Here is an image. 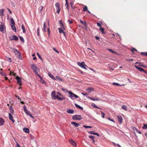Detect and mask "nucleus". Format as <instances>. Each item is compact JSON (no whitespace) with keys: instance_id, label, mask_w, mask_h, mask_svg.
Masks as SVG:
<instances>
[{"instance_id":"obj_1","label":"nucleus","mask_w":147,"mask_h":147,"mask_svg":"<svg viewBox=\"0 0 147 147\" xmlns=\"http://www.w3.org/2000/svg\"><path fill=\"white\" fill-rule=\"evenodd\" d=\"M77 64L78 66H80L82 68H83L86 70H87V69L86 67H88L85 65L84 62L82 61L81 63L78 62H77Z\"/></svg>"},{"instance_id":"obj_2","label":"nucleus","mask_w":147,"mask_h":147,"mask_svg":"<svg viewBox=\"0 0 147 147\" xmlns=\"http://www.w3.org/2000/svg\"><path fill=\"white\" fill-rule=\"evenodd\" d=\"M72 119H73L80 120L82 119V117L80 115H75L72 116Z\"/></svg>"},{"instance_id":"obj_3","label":"nucleus","mask_w":147,"mask_h":147,"mask_svg":"<svg viewBox=\"0 0 147 147\" xmlns=\"http://www.w3.org/2000/svg\"><path fill=\"white\" fill-rule=\"evenodd\" d=\"M9 39L10 40H15L17 41L18 40V38L16 35H13L10 36L9 37Z\"/></svg>"},{"instance_id":"obj_4","label":"nucleus","mask_w":147,"mask_h":147,"mask_svg":"<svg viewBox=\"0 0 147 147\" xmlns=\"http://www.w3.org/2000/svg\"><path fill=\"white\" fill-rule=\"evenodd\" d=\"M134 67L136 68L140 71H143L145 73L147 74V71H146L142 68L139 67L135 65Z\"/></svg>"},{"instance_id":"obj_5","label":"nucleus","mask_w":147,"mask_h":147,"mask_svg":"<svg viewBox=\"0 0 147 147\" xmlns=\"http://www.w3.org/2000/svg\"><path fill=\"white\" fill-rule=\"evenodd\" d=\"M55 6L57 10L56 12L57 13H59L60 11V5L59 3H55Z\"/></svg>"},{"instance_id":"obj_6","label":"nucleus","mask_w":147,"mask_h":147,"mask_svg":"<svg viewBox=\"0 0 147 147\" xmlns=\"http://www.w3.org/2000/svg\"><path fill=\"white\" fill-rule=\"evenodd\" d=\"M31 68L34 71H39V69L37 66L34 64H32L31 66Z\"/></svg>"},{"instance_id":"obj_7","label":"nucleus","mask_w":147,"mask_h":147,"mask_svg":"<svg viewBox=\"0 0 147 147\" xmlns=\"http://www.w3.org/2000/svg\"><path fill=\"white\" fill-rule=\"evenodd\" d=\"M69 142L71 145L73 146H77L75 142L72 140H69Z\"/></svg>"},{"instance_id":"obj_8","label":"nucleus","mask_w":147,"mask_h":147,"mask_svg":"<svg viewBox=\"0 0 147 147\" xmlns=\"http://www.w3.org/2000/svg\"><path fill=\"white\" fill-rule=\"evenodd\" d=\"M16 79L17 80L18 84H20V85H21L22 81L20 78L18 76H17L16 77Z\"/></svg>"},{"instance_id":"obj_9","label":"nucleus","mask_w":147,"mask_h":147,"mask_svg":"<svg viewBox=\"0 0 147 147\" xmlns=\"http://www.w3.org/2000/svg\"><path fill=\"white\" fill-rule=\"evenodd\" d=\"M59 24L60 25L61 28L62 29H63L64 30H66V28L64 26L63 23H62V21L61 20H60L59 21Z\"/></svg>"},{"instance_id":"obj_10","label":"nucleus","mask_w":147,"mask_h":147,"mask_svg":"<svg viewBox=\"0 0 147 147\" xmlns=\"http://www.w3.org/2000/svg\"><path fill=\"white\" fill-rule=\"evenodd\" d=\"M118 119V122L119 123H121L122 122V117L120 115H118L117 116Z\"/></svg>"},{"instance_id":"obj_11","label":"nucleus","mask_w":147,"mask_h":147,"mask_svg":"<svg viewBox=\"0 0 147 147\" xmlns=\"http://www.w3.org/2000/svg\"><path fill=\"white\" fill-rule=\"evenodd\" d=\"M8 114L9 119L13 123H14L15 121L14 119H13V116L11 115V114L10 113H9Z\"/></svg>"},{"instance_id":"obj_12","label":"nucleus","mask_w":147,"mask_h":147,"mask_svg":"<svg viewBox=\"0 0 147 147\" xmlns=\"http://www.w3.org/2000/svg\"><path fill=\"white\" fill-rule=\"evenodd\" d=\"M55 91H53L51 93V96L52 98L54 100H55Z\"/></svg>"},{"instance_id":"obj_13","label":"nucleus","mask_w":147,"mask_h":147,"mask_svg":"<svg viewBox=\"0 0 147 147\" xmlns=\"http://www.w3.org/2000/svg\"><path fill=\"white\" fill-rule=\"evenodd\" d=\"M74 112V110L71 109H69L67 110V112L69 114H73Z\"/></svg>"},{"instance_id":"obj_14","label":"nucleus","mask_w":147,"mask_h":147,"mask_svg":"<svg viewBox=\"0 0 147 147\" xmlns=\"http://www.w3.org/2000/svg\"><path fill=\"white\" fill-rule=\"evenodd\" d=\"M4 123V121L3 118L0 117V126L3 125Z\"/></svg>"},{"instance_id":"obj_15","label":"nucleus","mask_w":147,"mask_h":147,"mask_svg":"<svg viewBox=\"0 0 147 147\" xmlns=\"http://www.w3.org/2000/svg\"><path fill=\"white\" fill-rule=\"evenodd\" d=\"M13 51L14 53H15L16 55L20 53L16 49H13Z\"/></svg>"},{"instance_id":"obj_16","label":"nucleus","mask_w":147,"mask_h":147,"mask_svg":"<svg viewBox=\"0 0 147 147\" xmlns=\"http://www.w3.org/2000/svg\"><path fill=\"white\" fill-rule=\"evenodd\" d=\"M71 124L74 125L75 127H78L79 125V124L78 123H76L75 122H72L71 123Z\"/></svg>"},{"instance_id":"obj_17","label":"nucleus","mask_w":147,"mask_h":147,"mask_svg":"<svg viewBox=\"0 0 147 147\" xmlns=\"http://www.w3.org/2000/svg\"><path fill=\"white\" fill-rule=\"evenodd\" d=\"M68 93L69 94V97L71 98V99H73V98L74 97V96H73V94H74V93H72L71 92L69 91L68 92Z\"/></svg>"},{"instance_id":"obj_18","label":"nucleus","mask_w":147,"mask_h":147,"mask_svg":"<svg viewBox=\"0 0 147 147\" xmlns=\"http://www.w3.org/2000/svg\"><path fill=\"white\" fill-rule=\"evenodd\" d=\"M23 131L26 133H29V129L26 127H24L23 129Z\"/></svg>"},{"instance_id":"obj_19","label":"nucleus","mask_w":147,"mask_h":147,"mask_svg":"<svg viewBox=\"0 0 147 147\" xmlns=\"http://www.w3.org/2000/svg\"><path fill=\"white\" fill-rule=\"evenodd\" d=\"M79 21L85 27H86L87 26L86 22H83L81 20H79Z\"/></svg>"},{"instance_id":"obj_20","label":"nucleus","mask_w":147,"mask_h":147,"mask_svg":"<svg viewBox=\"0 0 147 147\" xmlns=\"http://www.w3.org/2000/svg\"><path fill=\"white\" fill-rule=\"evenodd\" d=\"M74 105H75V106H76V107L77 108H79L81 110L83 109V108L82 107L80 106V105H78L76 103H75Z\"/></svg>"},{"instance_id":"obj_21","label":"nucleus","mask_w":147,"mask_h":147,"mask_svg":"<svg viewBox=\"0 0 147 147\" xmlns=\"http://www.w3.org/2000/svg\"><path fill=\"white\" fill-rule=\"evenodd\" d=\"M48 75L51 78L53 79V80H55V77L52 74L50 73H48Z\"/></svg>"},{"instance_id":"obj_22","label":"nucleus","mask_w":147,"mask_h":147,"mask_svg":"<svg viewBox=\"0 0 147 147\" xmlns=\"http://www.w3.org/2000/svg\"><path fill=\"white\" fill-rule=\"evenodd\" d=\"M89 138L92 140V142L94 143H95V141L94 140V136L91 135L89 136Z\"/></svg>"},{"instance_id":"obj_23","label":"nucleus","mask_w":147,"mask_h":147,"mask_svg":"<svg viewBox=\"0 0 147 147\" xmlns=\"http://www.w3.org/2000/svg\"><path fill=\"white\" fill-rule=\"evenodd\" d=\"M93 90V88H89L86 89V91L89 93Z\"/></svg>"},{"instance_id":"obj_24","label":"nucleus","mask_w":147,"mask_h":147,"mask_svg":"<svg viewBox=\"0 0 147 147\" xmlns=\"http://www.w3.org/2000/svg\"><path fill=\"white\" fill-rule=\"evenodd\" d=\"M4 25H0V31H3L4 29Z\"/></svg>"},{"instance_id":"obj_25","label":"nucleus","mask_w":147,"mask_h":147,"mask_svg":"<svg viewBox=\"0 0 147 147\" xmlns=\"http://www.w3.org/2000/svg\"><path fill=\"white\" fill-rule=\"evenodd\" d=\"M16 55V57H17L19 59H20V60H21L22 59V56L21 55V53L19 54H18V55Z\"/></svg>"},{"instance_id":"obj_26","label":"nucleus","mask_w":147,"mask_h":147,"mask_svg":"<svg viewBox=\"0 0 147 147\" xmlns=\"http://www.w3.org/2000/svg\"><path fill=\"white\" fill-rule=\"evenodd\" d=\"M10 111L11 112V114H12L13 113L14 110L13 109V107L11 106L9 107Z\"/></svg>"},{"instance_id":"obj_27","label":"nucleus","mask_w":147,"mask_h":147,"mask_svg":"<svg viewBox=\"0 0 147 147\" xmlns=\"http://www.w3.org/2000/svg\"><path fill=\"white\" fill-rule=\"evenodd\" d=\"M99 30L102 32L103 34H105L106 32L104 31V29L102 27H100L99 28Z\"/></svg>"},{"instance_id":"obj_28","label":"nucleus","mask_w":147,"mask_h":147,"mask_svg":"<svg viewBox=\"0 0 147 147\" xmlns=\"http://www.w3.org/2000/svg\"><path fill=\"white\" fill-rule=\"evenodd\" d=\"M58 29L59 30V32L60 34L63 33L64 32V30L62 28H58Z\"/></svg>"},{"instance_id":"obj_29","label":"nucleus","mask_w":147,"mask_h":147,"mask_svg":"<svg viewBox=\"0 0 147 147\" xmlns=\"http://www.w3.org/2000/svg\"><path fill=\"white\" fill-rule=\"evenodd\" d=\"M91 106L95 108H96V109H100V108L98 107L97 106H96L95 104L94 103H92V104H91Z\"/></svg>"},{"instance_id":"obj_30","label":"nucleus","mask_w":147,"mask_h":147,"mask_svg":"<svg viewBox=\"0 0 147 147\" xmlns=\"http://www.w3.org/2000/svg\"><path fill=\"white\" fill-rule=\"evenodd\" d=\"M11 27L12 30L16 32V29L15 26L13 25H11Z\"/></svg>"},{"instance_id":"obj_31","label":"nucleus","mask_w":147,"mask_h":147,"mask_svg":"<svg viewBox=\"0 0 147 147\" xmlns=\"http://www.w3.org/2000/svg\"><path fill=\"white\" fill-rule=\"evenodd\" d=\"M4 9H0V16H3Z\"/></svg>"},{"instance_id":"obj_32","label":"nucleus","mask_w":147,"mask_h":147,"mask_svg":"<svg viewBox=\"0 0 147 147\" xmlns=\"http://www.w3.org/2000/svg\"><path fill=\"white\" fill-rule=\"evenodd\" d=\"M139 66H141L143 67H144V68H146L147 67V66H146L145 65H144L143 64V63H140V64H139Z\"/></svg>"},{"instance_id":"obj_33","label":"nucleus","mask_w":147,"mask_h":147,"mask_svg":"<svg viewBox=\"0 0 147 147\" xmlns=\"http://www.w3.org/2000/svg\"><path fill=\"white\" fill-rule=\"evenodd\" d=\"M21 27L22 29L23 30V32L24 33H25L26 32V31L25 30V28H24V25L23 24H22L21 26Z\"/></svg>"},{"instance_id":"obj_34","label":"nucleus","mask_w":147,"mask_h":147,"mask_svg":"<svg viewBox=\"0 0 147 147\" xmlns=\"http://www.w3.org/2000/svg\"><path fill=\"white\" fill-rule=\"evenodd\" d=\"M11 24L12 25H14L15 24V22L14 21V20H13V18H11Z\"/></svg>"},{"instance_id":"obj_35","label":"nucleus","mask_w":147,"mask_h":147,"mask_svg":"<svg viewBox=\"0 0 147 147\" xmlns=\"http://www.w3.org/2000/svg\"><path fill=\"white\" fill-rule=\"evenodd\" d=\"M43 31L44 32H46V23L44 22L43 25Z\"/></svg>"},{"instance_id":"obj_36","label":"nucleus","mask_w":147,"mask_h":147,"mask_svg":"<svg viewBox=\"0 0 147 147\" xmlns=\"http://www.w3.org/2000/svg\"><path fill=\"white\" fill-rule=\"evenodd\" d=\"M140 53L142 55H144L146 56H147V52H142Z\"/></svg>"},{"instance_id":"obj_37","label":"nucleus","mask_w":147,"mask_h":147,"mask_svg":"<svg viewBox=\"0 0 147 147\" xmlns=\"http://www.w3.org/2000/svg\"><path fill=\"white\" fill-rule=\"evenodd\" d=\"M122 109H123L125 110V111H127V107L125 105H123V106H122Z\"/></svg>"},{"instance_id":"obj_38","label":"nucleus","mask_w":147,"mask_h":147,"mask_svg":"<svg viewBox=\"0 0 147 147\" xmlns=\"http://www.w3.org/2000/svg\"><path fill=\"white\" fill-rule=\"evenodd\" d=\"M143 129H147V125L145 124H143Z\"/></svg>"},{"instance_id":"obj_39","label":"nucleus","mask_w":147,"mask_h":147,"mask_svg":"<svg viewBox=\"0 0 147 147\" xmlns=\"http://www.w3.org/2000/svg\"><path fill=\"white\" fill-rule=\"evenodd\" d=\"M0 74L1 76H4L5 77L6 76V74L5 73L3 72H0Z\"/></svg>"},{"instance_id":"obj_40","label":"nucleus","mask_w":147,"mask_h":147,"mask_svg":"<svg viewBox=\"0 0 147 147\" xmlns=\"http://www.w3.org/2000/svg\"><path fill=\"white\" fill-rule=\"evenodd\" d=\"M23 109H24V111L25 112H27L28 111L27 110L26 107L25 105H24L23 106Z\"/></svg>"},{"instance_id":"obj_41","label":"nucleus","mask_w":147,"mask_h":147,"mask_svg":"<svg viewBox=\"0 0 147 147\" xmlns=\"http://www.w3.org/2000/svg\"><path fill=\"white\" fill-rule=\"evenodd\" d=\"M88 8L86 6H85L83 8V11H86L88 10Z\"/></svg>"},{"instance_id":"obj_42","label":"nucleus","mask_w":147,"mask_h":147,"mask_svg":"<svg viewBox=\"0 0 147 147\" xmlns=\"http://www.w3.org/2000/svg\"><path fill=\"white\" fill-rule=\"evenodd\" d=\"M20 39V41L22 42H24V38L21 36H19Z\"/></svg>"},{"instance_id":"obj_43","label":"nucleus","mask_w":147,"mask_h":147,"mask_svg":"<svg viewBox=\"0 0 147 147\" xmlns=\"http://www.w3.org/2000/svg\"><path fill=\"white\" fill-rule=\"evenodd\" d=\"M65 99V98H64V97L61 98V97H59L58 98V99H57V100H58L59 101H62L63 99Z\"/></svg>"},{"instance_id":"obj_44","label":"nucleus","mask_w":147,"mask_h":147,"mask_svg":"<svg viewBox=\"0 0 147 147\" xmlns=\"http://www.w3.org/2000/svg\"><path fill=\"white\" fill-rule=\"evenodd\" d=\"M83 127L85 128H91L92 127V126H89L86 125H83Z\"/></svg>"},{"instance_id":"obj_45","label":"nucleus","mask_w":147,"mask_h":147,"mask_svg":"<svg viewBox=\"0 0 147 147\" xmlns=\"http://www.w3.org/2000/svg\"><path fill=\"white\" fill-rule=\"evenodd\" d=\"M70 4L71 5V7L72 9H73L74 7H73L74 2L71 1L70 2Z\"/></svg>"},{"instance_id":"obj_46","label":"nucleus","mask_w":147,"mask_h":147,"mask_svg":"<svg viewBox=\"0 0 147 147\" xmlns=\"http://www.w3.org/2000/svg\"><path fill=\"white\" fill-rule=\"evenodd\" d=\"M37 56L42 61V58H41V56L39 54V53H37Z\"/></svg>"},{"instance_id":"obj_47","label":"nucleus","mask_w":147,"mask_h":147,"mask_svg":"<svg viewBox=\"0 0 147 147\" xmlns=\"http://www.w3.org/2000/svg\"><path fill=\"white\" fill-rule=\"evenodd\" d=\"M88 132L90 134H94V131H89Z\"/></svg>"},{"instance_id":"obj_48","label":"nucleus","mask_w":147,"mask_h":147,"mask_svg":"<svg viewBox=\"0 0 147 147\" xmlns=\"http://www.w3.org/2000/svg\"><path fill=\"white\" fill-rule=\"evenodd\" d=\"M91 100H93L94 101H97V100H99V99L98 98H91Z\"/></svg>"},{"instance_id":"obj_49","label":"nucleus","mask_w":147,"mask_h":147,"mask_svg":"<svg viewBox=\"0 0 147 147\" xmlns=\"http://www.w3.org/2000/svg\"><path fill=\"white\" fill-rule=\"evenodd\" d=\"M65 5L66 6V8L67 9L69 10V7L68 3H66L65 4Z\"/></svg>"},{"instance_id":"obj_50","label":"nucleus","mask_w":147,"mask_h":147,"mask_svg":"<svg viewBox=\"0 0 147 147\" xmlns=\"http://www.w3.org/2000/svg\"><path fill=\"white\" fill-rule=\"evenodd\" d=\"M113 85H116L117 86H121V85H120L119 84L117 83L114 82L113 84Z\"/></svg>"},{"instance_id":"obj_51","label":"nucleus","mask_w":147,"mask_h":147,"mask_svg":"<svg viewBox=\"0 0 147 147\" xmlns=\"http://www.w3.org/2000/svg\"><path fill=\"white\" fill-rule=\"evenodd\" d=\"M37 71H34V72H35V73L36 74V75L38 76H39L40 75L38 73Z\"/></svg>"},{"instance_id":"obj_52","label":"nucleus","mask_w":147,"mask_h":147,"mask_svg":"<svg viewBox=\"0 0 147 147\" xmlns=\"http://www.w3.org/2000/svg\"><path fill=\"white\" fill-rule=\"evenodd\" d=\"M131 51H132V53H134V51H137V49H135V48H132L131 49Z\"/></svg>"},{"instance_id":"obj_53","label":"nucleus","mask_w":147,"mask_h":147,"mask_svg":"<svg viewBox=\"0 0 147 147\" xmlns=\"http://www.w3.org/2000/svg\"><path fill=\"white\" fill-rule=\"evenodd\" d=\"M108 50L110 51H111V52H112V53H114V54H115V52L113 51V50H112L111 49H108Z\"/></svg>"},{"instance_id":"obj_54","label":"nucleus","mask_w":147,"mask_h":147,"mask_svg":"<svg viewBox=\"0 0 147 147\" xmlns=\"http://www.w3.org/2000/svg\"><path fill=\"white\" fill-rule=\"evenodd\" d=\"M108 120H109L110 121H111L112 122H114V123H115V121H114V120L113 119H111L109 117L108 118Z\"/></svg>"},{"instance_id":"obj_55","label":"nucleus","mask_w":147,"mask_h":147,"mask_svg":"<svg viewBox=\"0 0 147 147\" xmlns=\"http://www.w3.org/2000/svg\"><path fill=\"white\" fill-rule=\"evenodd\" d=\"M81 94L82 95H83L85 96H86L88 94L87 93H82Z\"/></svg>"},{"instance_id":"obj_56","label":"nucleus","mask_w":147,"mask_h":147,"mask_svg":"<svg viewBox=\"0 0 147 147\" xmlns=\"http://www.w3.org/2000/svg\"><path fill=\"white\" fill-rule=\"evenodd\" d=\"M39 28L38 27L37 29V35L38 36H39Z\"/></svg>"},{"instance_id":"obj_57","label":"nucleus","mask_w":147,"mask_h":147,"mask_svg":"<svg viewBox=\"0 0 147 147\" xmlns=\"http://www.w3.org/2000/svg\"><path fill=\"white\" fill-rule=\"evenodd\" d=\"M7 60L10 63H11V62L12 60L10 58H9V57L8 58Z\"/></svg>"},{"instance_id":"obj_58","label":"nucleus","mask_w":147,"mask_h":147,"mask_svg":"<svg viewBox=\"0 0 147 147\" xmlns=\"http://www.w3.org/2000/svg\"><path fill=\"white\" fill-rule=\"evenodd\" d=\"M61 90L63 91H66V92H68V90H67V89H65V88H61Z\"/></svg>"},{"instance_id":"obj_59","label":"nucleus","mask_w":147,"mask_h":147,"mask_svg":"<svg viewBox=\"0 0 147 147\" xmlns=\"http://www.w3.org/2000/svg\"><path fill=\"white\" fill-rule=\"evenodd\" d=\"M47 33H48V35L49 36V35H50V30L49 28H47Z\"/></svg>"},{"instance_id":"obj_60","label":"nucleus","mask_w":147,"mask_h":147,"mask_svg":"<svg viewBox=\"0 0 147 147\" xmlns=\"http://www.w3.org/2000/svg\"><path fill=\"white\" fill-rule=\"evenodd\" d=\"M73 95V96H74V97H75L76 98H78L79 97V96H78L75 94H74Z\"/></svg>"},{"instance_id":"obj_61","label":"nucleus","mask_w":147,"mask_h":147,"mask_svg":"<svg viewBox=\"0 0 147 147\" xmlns=\"http://www.w3.org/2000/svg\"><path fill=\"white\" fill-rule=\"evenodd\" d=\"M97 26L99 27H100L101 26V25L99 22H97Z\"/></svg>"},{"instance_id":"obj_62","label":"nucleus","mask_w":147,"mask_h":147,"mask_svg":"<svg viewBox=\"0 0 147 147\" xmlns=\"http://www.w3.org/2000/svg\"><path fill=\"white\" fill-rule=\"evenodd\" d=\"M68 21L69 22V24H71L72 23L73 21L71 20H68Z\"/></svg>"},{"instance_id":"obj_63","label":"nucleus","mask_w":147,"mask_h":147,"mask_svg":"<svg viewBox=\"0 0 147 147\" xmlns=\"http://www.w3.org/2000/svg\"><path fill=\"white\" fill-rule=\"evenodd\" d=\"M10 74L11 75H12L15 76V73H14L13 72L10 71Z\"/></svg>"},{"instance_id":"obj_64","label":"nucleus","mask_w":147,"mask_h":147,"mask_svg":"<svg viewBox=\"0 0 147 147\" xmlns=\"http://www.w3.org/2000/svg\"><path fill=\"white\" fill-rule=\"evenodd\" d=\"M41 82L42 84H45L46 83V82H45L44 80H42V81H41Z\"/></svg>"}]
</instances>
